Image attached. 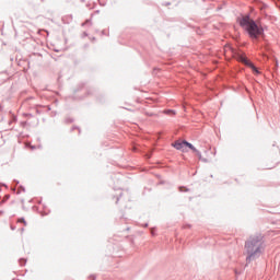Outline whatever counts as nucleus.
I'll use <instances>...</instances> for the list:
<instances>
[{
  "label": "nucleus",
  "instance_id": "nucleus-1",
  "mask_svg": "<svg viewBox=\"0 0 280 280\" xmlns=\"http://www.w3.org/2000/svg\"><path fill=\"white\" fill-rule=\"evenodd\" d=\"M237 23L248 36H264V33L268 32V25L264 24L261 19L253 20L250 13L237 18Z\"/></svg>",
  "mask_w": 280,
  "mask_h": 280
},
{
  "label": "nucleus",
  "instance_id": "nucleus-2",
  "mask_svg": "<svg viewBox=\"0 0 280 280\" xmlns=\"http://www.w3.org/2000/svg\"><path fill=\"white\" fill-rule=\"evenodd\" d=\"M266 248L264 236L261 234H253L245 242V253L247 261H255L257 257L264 253Z\"/></svg>",
  "mask_w": 280,
  "mask_h": 280
},
{
  "label": "nucleus",
  "instance_id": "nucleus-3",
  "mask_svg": "<svg viewBox=\"0 0 280 280\" xmlns=\"http://www.w3.org/2000/svg\"><path fill=\"white\" fill-rule=\"evenodd\" d=\"M172 145L175 148V150H179L180 152H187V148H189V150H192V152L198 153V150L187 141L177 140Z\"/></svg>",
  "mask_w": 280,
  "mask_h": 280
},
{
  "label": "nucleus",
  "instance_id": "nucleus-4",
  "mask_svg": "<svg viewBox=\"0 0 280 280\" xmlns=\"http://www.w3.org/2000/svg\"><path fill=\"white\" fill-rule=\"evenodd\" d=\"M236 60H238V62H243V65H246V67H250V69L255 72V73H259V70H257V68L255 67V65H253V62H250L248 60V58H246L245 54H236L235 55Z\"/></svg>",
  "mask_w": 280,
  "mask_h": 280
},
{
  "label": "nucleus",
  "instance_id": "nucleus-5",
  "mask_svg": "<svg viewBox=\"0 0 280 280\" xmlns=\"http://www.w3.org/2000/svg\"><path fill=\"white\" fill-rule=\"evenodd\" d=\"M100 5H106V0H98Z\"/></svg>",
  "mask_w": 280,
  "mask_h": 280
},
{
  "label": "nucleus",
  "instance_id": "nucleus-6",
  "mask_svg": "<svg viewBox=\"0 0 280 280\" xmlns=\"http://www.w3.org/2000/svg\"><path fill=\"white\" fill-rule=\"evenodd\" d=\"M18 222H22L25 226L27 225V222H25V219H19Z\"/></svg>",
  "mask_w": 280,
  "mask_h": 280
},
{
  "label": "nucleus",
  "instance_id": "nucleus-7",
  "mask_svg": "<svg viewBox=\"0 0 280 280\" xmlns=\"http://www.w3.org/2000/svg\"><path fill=\"white\" fill-rule=\"evenodd\" d=\"M166 113H167V115H176V113L174 110H167Z\"/></svg>",
  "mask_w": 280,
  "mask_h": 280
},
{
  "label": "nucleus",
  "instance_id": "nucleus-8",
  "mask_svg": "<svg viewBox=\"0 0 280 280\" xmlns=\"http://www.w3.org/2000/svg\"><path fill=\"white\" fill-rule=\"evenodd\" d=\"M82 25H91V20H86Z\"/></svg>",
  "mask_w": 280,
  "mask_h": 280
},
{
  "label": "nucleus",
  "instance_id": "nucleus-9",
  "mask_svg": "<svg viewBox=\"0 0 280 280\" xmlns=\"http://www.w3.org/2000/svg\"><path fill=\"white\" fill-rule=\"evenodd\" d=\"M102 34H103V36H107L108 35V33L106 31H103Z\"/></svg>",
  "mask_w": 280,
  "mask_h": 280
},
{
  "label": "nucleus",
  "instance_id": "nucleus-10",
  "mask_svg": "<svg viewBox=\"0 0 280 280\" xmlns=\"http://www.w3.org/2000/svg\"><path fill=\"white\" fill-rule=\"evenodd\" d=\"M151 234L154 235V229H151Z\"/></svg>",
  "mask_w": 280,
  "mask_h": 280
},
{
  "label": "nucleus",
  "instance_id": "nucleus-11",
  "mask_svg": "<svg viewBox=\"0 0 280 280\" xmlns=\"http://www.w3.org/2000/svg\"><path fill=\"white\" fill-rule=\"evenodd\" d=\"M83 36H89V34H86V32L83 33Z\"/></svg>",
  "mask_w": 280,
  "mask_h": 280
},
{
  "label": "nucleus",
  "instance_id": "nucleus-12",
  "mask_svg": "<svg viewBox=\"0 0 280 280\" xmlns=\"http://www.w3.org/2000/svg\"><path fill=\"white\" fill-rule=\"evenodd\" d=\"M165 5H170V2H166Z\"/></svg>",
  "mask_w": 280,
  "mask_h": 280
},
{
  "label": "nucleus",
  "instance_id": "nucleus-13",
  "mask_svg": "<svg viewBox=\"0 0 280 280\" xmlns=\"http://www.w3.org/2000/svg\"><path fill=\"white\" fill-rule=\"evenodd\" d=\"M82 2H84V0H81Z\"/></svg>",
  "mask_w": 280,
  "mask_h": 280
}]
</instances>
